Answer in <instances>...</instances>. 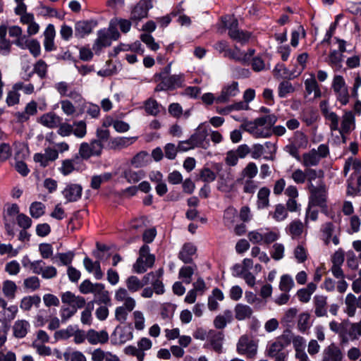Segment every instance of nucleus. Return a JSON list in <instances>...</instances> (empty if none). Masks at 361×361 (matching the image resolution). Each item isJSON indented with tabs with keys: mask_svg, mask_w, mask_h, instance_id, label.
Listing matches in <instances>:
<instances>
[{
	"mask_svg": "<svg viewBox=\"0 0 361 361\" xmlns=\"http://www.w3.org/2000/svg\"><path fill=\"white\" fill-rule=\"evenodd\" d=\"M91 293H93L95 298H98L101 302L106 303L110 300L109 292L105 290V286L103 283H94Z\"/></svg>",
	"mask_w": 361,
	"mask_h": 361,
	"instance_id": "33",
	"label": "nucleus"
},
{
	"mask_svg": "<svg viewBox=\"0 0 361 361\" xmlns=\"http://www.w3.org/2000/svg\"><path fill=\"white\" fill-rule=\"evenodd\" d=\"M343 56L341 53L338 51H332L330 52L329 56V64L334 68L336 70H340L342 67L341 62L343 61Z\"/></svg>",
	"mask_w": 361,
	"mask_h": 361,
	"instance_id": "47",
	"label": "nucleus"
},
{
	"mask_svg": "<svg viewBox=\"0 0 361 361\" xmlns=\"http://www.w3.org/2000/svg\"><path fill=\"white\" fill-rule=\"evenodd\" d=\"M62 118L54 112L44 114L38 118V122L50 129L56 128L60 125Z\"/></svg>",
	"mask_w": 361,
	"mask_h": 361,
	"instance_id": "24",
	"label": "nucleus"
},
{
	"mask_svg": "<svg viewBox=\"0 0 361 361\" xmlns=\"http://www.w3.org/2000/svg\"><path fill=\"white\" fill-rule=\"evenodd\" d=\"M18 287L16 283L11 280H6L2 284V291L4 295L10 300H13L16 298V293Z\"/></svg>",
	"mask_w": 361,
	"mask_h": 361,
	"instance_id": "35",
	"label": "nucleus"
},
{
	"mask_svg": "<svg viewBox=\"0 0 361 361\" xmlns=\"http://www.w3.org/2000/svg\"><path fill=\"white\" fill-rule=\"evenodd\" d=\"M80 161L79 157L76 156L71 159H66L63 161L60 171L63 175L70 174L75 169L74 165Z\"/></svg>",
	"mask_w": 361,
	"mask_h": 361,
	"instance_id": "48",
	"label": "nucleus"
},
{
	"mask_svg": "<svg viewBox=\"0 0 361 361\" xmlns=\"http://www.w3.org/2000/svg\"><path fill=\"white\" fill-rule=\"evenodd\" d=\"M329 154V147L326 145H320L317 149H312L310 152L303 154L302 163L305 166L310 167L317 165L322 158Z\"/></svg>",
	"mask_w": 361,
	"mask_h": 361,
	"instance_id": "6",
	"label": "nucleus"
},
{
	"mask_svg": "<svg viewBox=\"0 0 361 361\" xmlns=\"http://www.w3.org/2000/svg\"><path fill=\"white\" fill-rule=\"evenodd\" d=\"M320 109L324 118L330 121L329 128L331 130H338L339 118L336 113L331 111L329 109L328 104L326 101L321 102Z\"/></svg>",
	"mask_w": 361,
	"mask_h": 361,
	"instance_id": "18",
	"label": "nucleus"
},
{
	"mask_svg": "<svg viewBox=\"0 0 361 361\" xmlns=\"http://www.w3.org/2000/svg\"><path fill=\"white\" fill-rule=\"evenodd\" d=\"M234 311L235 318L240 321L250 318L252 314V310L250 307L241 303L235 305Z\"/></svg>",
	"mask_w": 361,
	"mask_h": 361,
	"instance_id": "37",
	"label": "nucleus"
},
{
	"mask_svg": "<svg viewBox=\"0 0 361 361\" xmlns=\"http://www.w3.org/2000/svg\"><path fill=\"white\" fill-rule=\"evenodd\" d=\"M123 352L127 355L134 356L137 358V361H144L145 353H141L138 347L135 345H127L124 349Z\"/></svg>",
	"mask_w": 361,
	"mask_h": 361,
	"instance_id": "58",
	"label": "nucleus"
},
{
	"mask_svg": "<svg viewBox=\"0 0 361 361\" xmlns=\"http://www.w3.org/2000/svg\"><path fill=\"white\" fill-rule=\"evenodd\" d=\"M144 108L147 114L156 116L160 113L161 105L156 99L149 98L145 102Z\"/></svg>",
	"mask_w": 361,
	"mask_h": 361,
	"instance_id": "42",
	"label": "nucleus"
},
{
	"mask_svg": "<svg viewBox=\"0 0 361 361\" xmlns=\"http://www.w3.org/2000/svg\"><path fill=\"white\" fill-rule=\"evenodd\" d=\"M196 251V247L193 244L190 243H185L178 253V258L185 264L191 263Z\"/></svg>",
	"mask_w": 361,
	"mask_h": 361,
	"instance_id": "28",
	"label": "nucleus"
},
{
	"mask_svg": "<svg viewBox=\"0 0 361 361\" xmlns=\"http://www.w3.org/2000/svg\"><path fill=\"white\" fill-rule=\"evenodd\" d=\"M195 269L190 266H184L180 268L179 271V278L183 279V281L189 284L192 281V276L194 274Z\"/></svg>",
	"mask_w": 361,
	"mask_h": 361,
	"instance_id": "56",
	"label": "nucleus"
},
{
	"mask_svg": "<svg viewBox=\"0 0 361 361\" xmlns=\"http://www.w3.org/2000/svg\"><path fill=\"white\" fill-rule=\"evenodd\" d=\"M149 7L147 1L145 0H140L132 9L130 13V20L133 21H140L142 19L147 18L148 14Z\"/></svg>",
	"mask_w": 361,
	"mask_h": 361,
	"instance_id": "19",
	"label": "nucleus"
},
{
	"mask_svg": "<svg viewBox=\"0 0 361 361\" xmlns=\"http://www.w3.org/2000/svg\"><path fill=\"white\" fill-rule=\"evenodd\" d=\"M62 194L67 202H76L82 195V187L79 184L70 183L62 191Z\"/></svg>",
	"mask_w": 361,
	"mask_h": 361,
	"instance_id": "22",
	"label": "nucleus"
},
{
	"mask_svg": "<svg viewBox=\"0 0 361 361\" xmlns=\"http://www.w3.org/2000/svg\"><path fill=\"white\" fill-rule=\"evenodd\" d=\"M314 314L318 317L327 315V297L322 295H315L313 298Z\"/></svg>",
	"mask_w": 361,
	"mask_h": 361,
	"instance_id": "25",
	"label": "nucleus"
},
{
	"mask_svg": "<svg viewBox=\"0 0 361 361\" xmlns=\"http://www.w3.org/2000/svg\"><path fill=\"white\" fill-rule=\"evenodd\" d=\"M250 153V147L245 145H241L236 149L229 150L226 154L225 163L229 166H234L238 162V159L245 158Z\"/></svg>",
	"mask_w": 361,
	"mask_h": 361,
	"instance_id": "9",
	"label": "nucleus"
},
{
	"mask_svg": "<svg viewBox=\"0 0 361 361\" xmlns=\"http://www.w3.org/2000/svg\"><path fill=\"white\" fill-rule=\"evenodd\" d=\"M293 286L294 281L290 276L285 274L281 277L279 288L281 291L288 293Z\"/></svg>",
	"mask_w": 361,
	"mask_h": 361,
	"instance_id": "57",
	"label": "nucleus"
},
{
	"mask_svg": "<svg viewBox=\"0 0 361 361\" xmlns=\"http://www.w3.org/2000/svg\"><path fill=\"white\" fill-rule=\"evenodd\" d=\"M343 353L338 346L331 343L326 347L322 354V361H341Z\"/></svg>",
	"mask_w": 361,
	"mask_h": 361,
	"instance_id": "21",
	"label": "nucleus"
},
{
	"mask_svg": "<svg viewBox=\"0 0 361 361\" xmlns=\"http://www.w3.org/2000/svg\"><path fill=\"white\" fill-rule=\"evenodd\" d=\"M222 23L228 30V36L232 32H235L238 30V22L233 16H228L222 18Z\"/></svg>",
	"mask_w": 361,
	"mask_h": 361,
	"instance_id": "54",
	"label": "nucleus"
},
{
	"mask_svg": "<svg viewBox=\"0 0 361 361\" xmlns=\"http://www.w3.org/2000/svg\"><path fill=\"white\" fill-rule=\"evenodd\" d=\"M305 90L308 94H311L312 92L314 93V97H320L321 92L318 87L317 82L316 81L315 77L314 74L310 75V78L306 79L305 81Z\"/></svg>",
	"mask_w": 361,
	"mask_h": 361,
	"instance_id": "45",
	"label": "nucleus"
},
{
	"mask_svg": "<svg viewBox=\"0 0 361 361\" xmlns=\"http://www.w3.org/2000/svg\"><path fill=\"white\" fill-rule=\"evenodd\" d=\"M310 183V205L317 206L323 209H326L327 200V189L326 185L322 182H315V184H313L312 182Z\"/></svg>",
	"mask_w": 361,
	"mask_h": 361,
	"instance_id": "1",
	"label": "nucleus"
},
{
	"mask_svg": "<svg viewBox=\"0 0 361 361\" xmlns=\"http://www.w3.org/2000/svg\"><path fill=\"white\" fill-rule=\"evenodd\" d=\"M109 339V336L106 330L97 331L90 329L87 331V341L91 345L104 344Z\"/></svg>",
	"mask_w": 361,
	"mask_h": 361,
	"instance_id": "20",
	"label": "nucleus"
},
{
	"mask_svg": "<svg viewBox=\"0 0 361 361\" xmlns=\"http://www.w3.org/2000/svg\"><path fill=\"white\" fill-rule=\"evenodd\" d=\"M133 338V329L130 326H117L111 335L113 345H122Z\"/></svg>",
	"mask_w": 361,
	"mask_h": 361,
	"instance_id": "7",
	"label": "nucleus"
},
{
	"mask_svg": "<svg viewBox=\"0 0 361 361\" xmlns=\"http://www.w3.org/2000/svg\"><path fill=\"white\" fill-rule=\"evenodd\" d=\"M74 254L72 252L58 253L52 259L54 262H59V264L68 266L71 264Z\"/></svg>",
	"mask_w": 361,
	"mask_h": 361,
	"instance_id": "49",
	"label": "nucleus"
},
{
	"mask_svg": "<svg viewBox=\"0 0 361 361\" xmlns=\"http://www.w3.org/2000/svg\"><path fill=\"white\" fill-rule=\"evenodd\" d=\"M348 336L351 340L357 339L361 336V320L350 325L348 329Z\"/></svg>",
	"mask_w": 361,
	"mask_h": 361,
	"instance_id": "64",
	"label": "nucleus"
},
{
	"mask_svg": "<svg viewBox=\"0 0 361 361\" xmlns=\"http://www.w3.org/2000/svg\"><path fill=\"white\" fill-rule=\"evenodd\" d=\"M286 231L293 238H298L302 233L303 224L300 220H294L290 223Z\"/></svg>",
	"mask_w": 361,
	"mask_h": 361,
	"instance_id": "39",
	"label": "nucleus"
},
{
	"mask_svg": "<svg viewBox=\"0 0 361 361\" xmlns=\"http://www.w3.org/2000/svg\"><path fill=\"white\" fill-rule=\"evenodd\" d=\"M73 133L78 137H83L87 133L86 123L83 121L74 122Z\"/></svg>",
	"mask_w": 361,
	"mask_h": 361,
	"instance_id": "63",
	"label": "nucleus"
},
{
	"mask_svg": "<svg viewBox=\"0 0 361 361\" xmlns=\"http://www.w3.org/2000/svg\"><path fill=\"white\" fill-rule=\"evenodd\" d=\"M30 329V323L25 319H18L13 326V336L17 338H23L26 336Z\"/></svg>",
	"mask_w": 361,
	"mask_h": 361,
	"instance_id": "29",
	"label": "nucleus"
},
{
	"mask_svg": "<svg viewBox=\"0 0 361 361\" xmlns=\"http://www.w3.org/2000/svg\"><path fill=\"white\" fill-rule=\"evenodd\" d=\"M37 104L35 102L32 101L27 104L25 111L23 113H18V118L19 121L23 122L28 120L30 116H33L37 112Z\"/></svg>",
	"mask_w": 361,
	"mask_h": 361,
	"instance_id": "44",
	"label": "nucleus"
},
{
	"mask_svg": "<svg viewBox=\"0 0 361 361\" xmlns=\"http://www.w3.org/2000/svg\"><path fill=\"white\" fill-rule=\"evenodd\" d=\"M103 145L99 140H93L90 144L83 142L80 145L79 154L83 159H88L91 156H98L101 154Z\"/></svg>",
	"mask_w": 361,
	"mask_h": 361,
	"instance_id": "11",
	"label": "nucleus"
},
{
	"mask_svg": "<svg viewBox=\"0 0 361 361\" xmlns=\"http://www.w3.org/2000/svg\"><path fill=\"white\" fill-rule=\"evenodd\" d=\"M295 91V87L288 80H284L279 85V96L281 98L286 97L288 94L293 93Z\"/></svg>",
	"mask_w": 361,
	"mask_h": 361,
	"instance_id": "50",
	"label": "nucleus"
},
{
	"mask_svg": "<svg viewBox=\"0 0 361 361\" xmlns=\"http://www.w3.org/2000/svg\"><path fill=\"white\" fill-rule=\"evenodd\" d=\"M23 287L31 292L35 291L40 287V280L35 276H29L24 279Z\"/></svg>",
	"mask_w": 361,
	"mask_h": 361,
	"instance_id": "52",
	"label": "nucleus"
},
{
	"mask_svg": "<svg viewBox=\"0 0 361 361\" xmlns=\"http://www.w3.org/2000/svg\"><path fill=\"white\" fill-rule=\"evenodd\" d=\"M229 37L238 42L245 44L249 41L250 33L238 29L235 32H232Z\"/></svg>",
	"mask_w": 361,
	"mask_h": 361,
	"instance_id": "61",
	"label": "nucleus"
},
{
	"mask_svg": "<svg viewBox=\"0 0 361 361\" xmlns=\"http://www.w3.org/2000/svg\"><path fill=\"white\" fill-rule=\"evenodd\" d=\"M128 290L131 293H135L141 289L145 283V281H142L135 276H129L126 281Z\"/></svg>",
	"mask_w": 361,
	"mask_h": 361,
	"instance_id": "40",
	"label": "nucleus"
},
{
	"mask_svg": "<svg viewBox=\"0 0 361 361\" xmlns=\"http://www.w3.org/2000/svg\"><path fill=\"white\" fill-rule=\"evenodd\" d=\"M207 132L205 129L197 128L196 131L190 137L189 140L194 147L206 149L209 143L206 141Z\"/></svg>",
	"mask_w": 361,
	"mask_h": 361,
	"instance_id": "23",
	"label": "nucleus"
},
{
	"mask_svg": "<svg viewBox=\"0 0 361 361\" xmlns=\"http://www.w3.org/2000/svg\"><path fill=\"white\" fill-rule=\"evenodd\" d=\"M331 87L337 100L343 105L347 104L349 102L350 94L342 75H336L334 77Z\"/></svg>",
	"mask_w": 361,
	"mask_h": 361,
	"instance_id": "5",
	"label": "nucleus"
},
{
	"mask_svg": "<svg viewBox=\"0 0 361 361\" xmlns=\"http://www.w3.org/2000/svg\"><path fill=\"white\" fill-rule=\"evenodd\" d=\"M75 326L69 325L65 329L56 331L54 333L56 340H66L73 336Z\"/></svg>",
	"mask_w": 361,
	"mask_h": 361,
	"instance_id": "62",
	"label": "nucleus"
},
{
	"mask_svg": "<svg viewBox=\"0 0 361 361\" xmlns=\"http://www.w3.org/2000/svg\"><path fill=\"white\" fill-rule=\"evenodd\" d=\"M355 128V118L352 111H346L342 116L341 128L338 132L345 142V135H348Z\"/></svg>",
	"mask_w": 361,
	"mask_h": 361,
	"instance_id": "14",
	"label": "nucleus"
},
{
	"mask_svg": "<svg viewBox=\"0 0 361 361\" xmlns=\"http://www.w3.org/2000/svg\"><path fill=\"white\" fill-rule=\"evenodd\" d=\"M93 309L94 302H87L84 310H82L81 312L80 322L82 324L88 326H90L92 324L93 320L92 312Z\"/></svg>",
	"mask_w": 361,
	"mask_h": 361,
	"instance_id": "41",
	"label": "nucleus"
},
{
	"mask_svg": "<svg viewBox=\"0 0 361 361\" xmlns=\"http://www.w3.org/2000/svg\"><path fill=\"white\" fill-rule=\"evenodd\" d=\"M41 298L37 295L25 296L21 299L20 307L25 311L30 310L33 305L39 307Z\"/></svg>",
	"mask_w": 361,
	"mask_h": 361,
	"instance_id": "34",
	"label": "nucleus"
},
{
	"mask_svg": "<svg viewBox=\"0 0 361 361\" xmlns=\"http://www.w3.org/2000/svg\"><path fill=\"white\" fill-rule=\"evenodd\" d=\"M149 154L147 152L141 151L133 157L130 162L133 165H135L137 167H141L147 164L149 161Z\"/></svg>",
	"mask_w": 361,
	"mask_h": 361,
	"instance_id": "51",
	"label": "nucleus"
},
{
	"mask_svg": "<svg viewBox=\"0 0 361 361\" xmlns=\"http://www.w3.org/2000/svg\"><path fill=\"white\" fill-rule=\"evenodd\" d=\"M237 351L240 355L252 358L257 354V345L254 341L242 336L237 344Z\"/></svg>",
	"mask_w": 361,
	"mask_h": 361,
	"instance_id": "12",
	"label": "nucleus"
},
{
	"mask_svg": "<svg viewBox=\"0 0 361 361\" xmlns=\"http://www.w3.org/2000/svg\"><path fill=\"white\" fill-rule=\"evenodd\" d=\"M289 342L286 341L283 337L278 338L274 342L270 343L267 348L268 355L274 357L283 351V348L288 345Z\"/></svg>",
	"mask_w": 361,
	"mask_h": 361,
	"instance_id": "31",
	"label": "nucleus"
},
{
	"mask_svg": "<svg viewBox=\"0 0 361 361\" xmlns=\"http://www.w3.org/2000/svg\"><path fill=\"white\" fill-rule=\"evenodd\" d=\"M83 264L85 269L89 273H93L96 279L99 280L102 279L104 274L101 269L100 262L99 260L93 262L90 258L87 257L83 259Z\"/></svg>",
	"mask_w": 361,
	"mask_h": 361,
	"instance_id": "26",
	"label": "nucleus"
},
{
	"mask_svg": "<svg viewBox=\"0 0 361 361\" xmlns=\"http://www.w3.org/2000/svg\"><path fill=\"white\" fill-rule=\"evenodd\" d=\"M285 252V247L282 243H274L270 250L271 257L276 261L283 258Z\"/></svg>",
	"mask_w": 361,
	"mask_h": 361,
	"instance_id": "55",
	"label": "nucleus"
},
{
	"mask_svg": "<svg viewBox=\"0 0 361 361\" xmlns=\"http://www.w3.org/2000/svg\"><path fill=\"white\" fill-rule=\"evenodd\" d=\"M154 256L149 254V247L147 245H142L139 252V257L133 264V270L137 274H142L151 268L154 263Z\"/></svg>",
	"mask_w": 361,
	"mask_h": 361,
	"instance_id": "4",
	"label": "nucleus"
},
{
	"mask_svg": "<svg viewBox=\"0 0 361 361\" xmlns=\"http://www.w3.org/2000/svg\"><path fill=\"white\" fill-rule=\"evenodd\" d=\"M121 178L127 180H140L145 178V173L142 169H126L123 171Z\"/></svg>",
	"mask_w": 361,
	"mask_h": 361,
	"instance_id": "36",
	"label": "nucleus"
},
{
	"mask_svg": "<svg viewBox=\"0 0 361 361\" xmlns=\"http://www.w3.org/2000/svg\"><path fill=\"white\" fill-rule=\"evenodd\" d=\"M92 31V25L91 22L80 20L75 24V35L79 38H83L85 36L90 34Z\"/></svg>",
	"mask_w": 361,
	"mask_h": 361,
	"instance_id": "32",
	"label": "nucleus"
},
{
	"mask_svg": "<svg viewBox=\"0 0 361 361\" xmlns=\"http://www.w3.org/2000/svg\"><path fill=\"white\" fill-rule=\"evenodd\" d=\"M255 53V50L253 49H249L247 51H243L238 47L234 46L233 49L227 51V57L243 65H248Z\"/></svg>",
	"mask_w": 361,
	"mask_h": 361,
	"instance_id": "10",
	"label": "nucleus"
},
{
	"mask_svg": "<svg viewBox=\"0 0 361 361\" xmlns=\"http://www.w3.org/2000/svg\"><path fill=\"white\" fill-rule=\"evenodd\" d=\"M162 80L166 82L169 90H173L182 85L183 82V75H170L164 78Z\"/></svg>",
	"mask_w": 361,
	"mask_h": 361,
	"instance_id": "43",
	"label": "nucleus"
},
{
	"mask_svg": "<svg viewBox=\"0 0 361 361\" xmlns=\"http://www.w3.org/2000/svg\"><path fill=\"white\" fill-rule=\"evenodd\" d=\"M224 336L222 332L215 330H209V334L207 342L204 344V348H211L217 353H222V345Z\"/></svg>",
	"mask_w": 361,
	"mask_h": 361,
	"instance_id": "13",
	"label": "nucleus"
},
{
	"mask_svg": "<svg viewBox=\"0 0 361 361\" xmlns=\"http://www.w3.org/2000/svg\"><path fill=\"white\" fill-rule=\"evenodd\" d=\"M238 92V83L233 81L223 87L220 95L216 99V102L219 104L226 103L229 102L232 97H235Z\"/></svg>",
	"mask_w": 361,
	"mask_h": 361,
	"instance_id": "16",
	"label": "nucleus"
},
{
	"mask_svg": "<svg viewBox=\"0 0 361 361\" xmlns=\"http://www.w3.org/2000/svg\"><path fill=\"white\" fill-rule=\"evenodd\" d=\"M45 206L39 202H32L30 207V215L35 219L42 216L44 213Z\"/></svg>",
	"mask_w": 361,
	"mask_h": 361,
	"instance_id": "60",
	"label": "nucleus"
},
{
	"mask_svg": "<svg viewBox=\"0 0 361 361\" xmlns=\"http://www.w3.org/2000/svg\"><path fill=\"white\" fill-rule=\"evenodd\" d=\"M137 137H116L111 140L108 143V147L114 150H120L123 148H126L130 145H132L135 140Z\"/></svg>",
	"mask_w": 361,
	"mask_h": 361,
	"instance_id": "27",
	"label": "nucleus"
},
{
	"mask_svg": "<svg viewBox=\"0 0 361 361\" xmlns=\"http://www.w3.org/2000/svg\"><path fill=\"white\" fill-rule=\"evenodd\" d=\"M13 43L21 49H28L34 57H37L40 55L41 47L37 39H27V38L25 39V38H21L16 39Z\"/></svg>",
	"mask_w": 361,
	"mask_h": 361,
	"instance_id": "17",
	"label": "nucleus"
},
{
	"mask_svg": "<svg viewBox=\"0 0 361 361\" xmlns=\"http://www.w3.org/2000/svg\"><path fill=\"white\" fill-rule=\"evenodd\" d=\"M341 228L331 221H327L321 225L320 238L326 245L333 243L335 245L340 243Z\"/></svg>",
	"mask_w": 361,
	"mask_h": 361,
	"instance_id": "3",
	"label": "nucleus"
},
{
	"mask_svg": "<svg viewBox=\"0 0 361 361\" xmlns=\"http://www.w3.org/2000/svg\"><path fill=\"white\" fill-rule=\"evenodd\" d=\"M111 44V39L109 35L104 30L98 32V37L93 46V49L99 51L103 47H108Z\"/></svg>",
	"mask_w": 361,
	"mask_h": 361,
	"instance_id": "38",
	"label": "nucleus"
},
{
	"mask_svg": "<svg viewBox=\"0 0 361 361\" xmlns=\"http://www.w3.org/2000/svg\"><path fill=\"white\" fill-rule=\"evenodd\" d=\"M345 312L348 317L355 315L357 308H359L358 298H356L353 293L347 294L345 299Z\"/></svg>",
	"mask_w": 361,
	"mask_h": 361,
	"instance_id": "30",
	"label": "nucleus"
},
{
	"mask_svg": "<svg viewBox=\"0 0 361 361\" xmlns=\"http://www.w3.org/2000/svg\"><path fill=\"white\" fill-rule=\"evenodd\" d=\"M292 142L300 149H305L308 145V138L302 132L297 131Z\"/></svg>",
	"mask_w": 361,
	"mask_h": 361,
	"instance_id": "59",
	"label": "nucleus"
},
{
	"mask_svg": "<svg viewBox=\"0 0 361 361\" xmlns=\"http://www.w3.org/2000/svg\"><path fill=\"white\" fill-rule=\"evenodd\" d=\"M269 215L276 221H282L288 216L287 209L281 204H276L274 211L269 212Z\"/></svg>",
	"mask_w": 361,
	"mask_h": 361,
	"instance_id": "46",
	"label": "nucleus"
},
{
	"mask_svg": "<svg viewBox=\"0 0 361 361\" xmlns=\"http://www.w3.org/2000/svg\"><path fill=\"white\" fill-rule=\"evenodd\" d=\"M59 152L56 149L52 148H47L44 153H37L34 155L33 159L36 163H39L42 167L47 166L50 162L58 159Z\"/></svg>",
	"mask_w": 361,
	"mask_h": 361,
	"instance_id": "15",
	"label": "nucleus"
},
{
	"mask_svg": "<svg viewBox=\"0 0 361 361\" xmlns=\"http://www.w3.org/2000/svg\"><path fill=\"white\" fill-rule=\"evenodd\" d=\"M270 190L266 188H262L259 190L257 197V206L259 209H264L269 205V196Z\"/></svg>",
	"mask_w": 361,
	"mask_h": 361,
	"instance_id": "53",
	"label": "nucleus"
},
{
	"mask_svg": "<svg viewBox=\"0 0 361 361\" xmlns=\"http://www.w3.org/2000/svg\"><path fill=\"white\" fill-rule=\"evenodd\" d=\"M31 270L33 274L41 275L44 279H54L57 275V270L53 266H46L42 259L35 260L31 263Z\"/></svg>",
	"mask_w": 361,
	"mask_h": 361,
	"instance_id": "8",
	"label": "nucleus"
},
{
	"mask_svg": "<svg viewBox=\"0 0 361 361\" xmlns=\"http://www.w3.org/2000/svg\"><path fill=\"white\" fill-rule=\"evenodd\" d=\"M249 240L254 244H270L277 240L279 233L267 228H261L248 233Z\"/></svg>",
	"mask_w": 361,
	"mask_h": 361,
	"instance_id": "2",
	"label": "nucleus"
}]
</instances>
